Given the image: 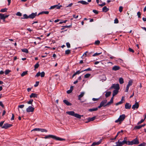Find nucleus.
Listing matches in <instances>:
<instances>
[{"instance_id":"obj_42","label":"nucleus","mask_w":146,"mask_h":146,"mask_svg":"<svg viewBox=\"0 0 146 146\" xmlns=\"http://www.w3.org/2000/svg\"><path fill=\"white\" fill-rule=\"evenodd\" d=\"M100 41L99 40H97L95 42L94 44L95 45H98L100 44Z\"/></svg>"},{"instance_id":"obj_6","label":"nucleus","mask_w":146,"mask_h":146,"mask_svg":"<svg viewBox=\"0 0 146 146\" xmlns=\"http://www.w3.org/2000/svg\"><path fill=\"white\" fill-rule=\"evenodd\" d=\"M45 75V73L44 72H42L41 73H40V72H38L35 75L36 77H38V76H40L41 77H44Z\"/></svg>"},{"instance_id":"obj_64","label":"nucleus","mask_w":146,"mask_h":146,"mask_svg":"<svg viewBox=\"0 0 146 146\" xmlns=\"http://www.w3.org/2000/svg\"><path fill=\"white\" fill-rule=\"evenodd\" d=\"M129 87V86H127V87L125 89V92H128Z\"/></svg>"},{"instance_id":"obj_55","label":"nucleus","mask_w":146,"mask_h":146,"mask_svg":"<svg viewBox=\"0 0 146 146\" xmlns=\"http://www.w3.org/2000/svg\"><path fill=\"white\" fill-rule=\"evenodd\" d=\"M16 15L19 16H21L22 15V14L20 12H18L16 14Z\"/></svg>"},{"instance_id":"obj_44","label":"nucleus","mask_w":146,"mask_h":146,"mask_svg":"<svg viewBox=\"0 0 146 146\" xmlns=\"http://www.w3.org/2000/svg\"><path fill=\"white\" fill-rule=\"evenodd\" d=\"M33 99L29 101L28 102H27V103L28 104H32L33 102Z\"/></svg>"},{"instance_id":"obj_24","label":"nucleus","mask_w":146,"mask_h":146,"mask_svg":"<svg viewBox=\"0 0 146 146\" xmlns=\"http://www.w3.org/2000/svg\"><path fill=\"white\" fill-rule=\"evenodd\" d=\"M49 13V12L48 11H42L38 15V16L39 15L43 14H48Z\"/></svg>"},{"instance_id":"obj_9","label":"nucleus","mask_w":146,"mask_h":146,"mask_svg":"<svg viewBox=\"0 0 146 146\" xmlns=\"http://www.w3.org/2000/svg\"><path fill=\"white\" fill-rule=\"evenodd\" d=\"M139 107V104L138 102H136V103L135 104L133 105L132 107V108L133 110L135 109H137Z\"/></svg>"},{"instance_id":"obj_41","label":"nucleus","mask_w":146,"mask_h":146,"mask_svg":"<svg viewBox=\"0 0 146 146\" xmlns=\"http://www.w3.org/2000/svg\"><path fill=\"white\" fill-rule=\"evenodd\" d=\"M102 53V52H100L98 53H95L93 55V56H97L98 55H99L101 54Z\"/></svg>"},{"instance_id":"obj_50","label":"nucleus","mask_w":146,"mask_h":146,"mask_svg":"<svg viewBox=\"0 0 146 146\" xmlns=\"http://www.w3.org/2000/svg\"><path fill=\"white\" fill-rule=\"evenodd\" d=\"M92 70L90 68H88L87 69H85L84 70H83L82 71V72H83V71H91Z\"/></svg>"},{"instance_id":"obj_5","label":"nucleus","mask_w":146,"mask_h":146,"mask_svg":"<svg viewBox=\"0 0 146 146\" xmlns=\"http://www.w3.org/2000/svg\"><path fill=\"white\" fill-rule=\"evenodd\" d=\"M113 88L115 89V90H119L120 88L119 84H113L112 86L110 88L111 89V88Z\"/></svg>"},{"instance_id":"obj_29","label":"nucleus","mask_w":146,"mask_h":146,"mask_svg":"<svg viewBox=\"0 0 146 146\" xmlns=\"http://www.w3.org/2000/svg\"><path fill=\"white\" fill-rule=\"evenodd\" d=\"M60 3H59L58 4V5H56V8L58 9H59L61 7H62V5H59L60 4Z\"/></svg>"},{"instance_id":"obj_59","label":"nucleus","mask_w":146,"mask_h":146,"mask_svg":"<svg viewBox=\"0 0 146 146\" xmlns=\"http://www.w3.org/2000/svg\"><path fill=\"white\" fill-rule=\"evenodd\" d=\"M137 15H138V17L139 18H140L141 14L140 12H138L137 13Z\"/></svg>"},{"instance_id":"obj_45","label":"nucleus","mask_w":146,"mask_h":146,"mask_svg":"<svg viewBox=\"0 0 146 146\" xmlns=\"http://www.w3.org/2000/svg\"><path fill=\"white\" fill-rule=\"evenodd\" d=\"M123 7L122 6H120L119 8V11L121 13L122 11Z\"/></svg>"},{"instance_id":"obj_32","label":"nucleus","mask_w":146,"mask_h":146,"mask_svg":"<svg viewBox=\"0 0 146 146\" xmlns=\"http://www.w3.org/2000/svg\"><path fill=\"white\" fill-rule=\"evenodd\" d=\"M113 103V102H112L110 100V101L107 103L106 104H105V106H110L111 104Z\"/></svg>"},{"instance_id":"obj_38","label":"nucleus","mask_w":146,"mask_h":146,"mask_svg":"<svg viewBox=\"0 0 146 146\" xmlns=\"http://www.w3.org/2000/svg\"><path fill=\"white\" fill-rule=\"evenodd\" d=\"M7 8H5L2 9L0 10V12H4L7 11Z\"/></svg>"},{"instance_id":"obj_54","label":"nucleus","mask_w":146,"mask_h":146,"mask_svg":"<svg viewBox=\"0 0 146 146\" xmlns=\"http://www.w3.org/2000/svg\"><path fill=\"white\" fill-rule=\"evenodd\" d=\"M39 82L37 81L36 82L35 84L34 85V86L36 87L39 84Z\"/></svg>"},{"instance_id":"obj_56","label":"nucleus","mask_w":146,"mask_h":146,"mask_svg":"<svg viewBox=\"0 0 146 146\" xmlns=\"http://www.w3.org/2000/svg\"><path fill=\"white\" fill-rule=\"evenodd\" d=\"M129 51L130 52H131L133 53L134 52V50L133 49L131 48H129L128 49Z\"/></svg>"},{"instance_id":"obj_46","label":"nucleus","mask_w":146,"mask_h":146,"mask_svg":"<svg viewBox=\"0 0 146 146\" xmlns=\"http://www.w3.org/2000/svg\"><path fill=\"white\" fill-rule=\"evenodd\" d=\"M39 66V64H38V62L37 63L35 66V69L37 68H38Z\"/></svg>"},{"instance_id":"obj_8","label":"nucleus","mask_w":146,"mask_h":146,"mask_svg":"<svg viewBox=\"0 0 146 146\" xmlns=\"http://www.w3.org/2000/svg\"><path fill=\"white\" fill-rule=\"evenodd\" d=\"M12 126V124H9L7 123H5L2 127V128L7 129L8 128Z\"/></svg>"},{"instance_id":"obj_16","label":"nucleus","mask_w":146,"mask_h":146,"mask_svg":"<svg viewBox=\"0 0 146 146\" xmlns=\"http://www.w3.org/2000/svg\"><path fill=\"white\" fill-rule=\"evenodd\" d=\"M63 102L67 106H71L72 105V104L71 103L69 102L68 100H63Z\"/></svg>"},{"instance_id":"obj_22","label":"nucleus","mask_w":146,"mask_h":146,"mask_svg":"<svg viewBox=\"0 0 146 146\" xmlns=\"http://www.w3.org/2000/svg\"><path fill=\"white\" fill-rule=\"evenodd\" d=\"M98 110V108H93L92 109H90L89 110V111H90L92 112L93 111H96L97 110Z\"/></svg>"},{"instance_id":"obj_37","label":"nucleus","mask_w":146,"mask_h":146,"mask_svg":"<svg viewBox=\"0 0 146 146\" xmlns=\"http://www.w3.org/2000/svg\"><path fill=\"white\" fill-rule=\"evenodd\" d=\"M91 76L90 74H87L84 75V78H89Z\"/></svg>"},{"instance_id":"obj_31","label":"nucleus","mask_w":146,"mask_h":146,"mask_svg":"<svg viewBox=\"0 0 146 146\" xmlns=\"http://www.w3.org/2000/svg\"><path fill=\"white\" fill-rule=\"evenodd\" d=\"M39 131H40L42 132H47L48 131L46 129L40 128H39Z\"/></svg>"},{"instance_id":"obj_27","label":"nucleus","mask_w":146,"mask_h":146,"mask_svg":"<svg viewBox=\"0 0 146 146\" xmlns=\"http://www.w3.org/2000/svg\"><path fill=\"white\" fill-rule=\"evenodd\" d=\"M23 18H22L21 19H27L29 18V15L28 16L27 14H25L23 15Z\"/></svg>"},{"instance_id":"obj_48","label":"nucleus","mask_w":146,"mask_h":146,"mask_svg":"<svg viewBox=\"0 0 146 146\" xmlns=\"http://www.w3.org/2000/svg\"><path fill=\"white\" fill-rule=\"evenodd\" d=\"M66 46H67V47L68 48H70V44L68 42L66 43Z\"/></svg>"},{"instance_id":"obj_60","label":"nucleus","mask_w":146,"mask_h":146,"mask_svg":"<svg viewBox=\"0 0 146 146\" xmlns=\"http://www.w3.org/2000/svg\"><path fill=\"white\" fill-rule=\"evenodd\" d=\"M93 12L96 14H98V11L96 10H93Z\"/></svg>"},{"instance_id":"obj_1","label":"nucleus","mask_w":146,"mask_h":146,"mask_svg":"<svg viewBox=\"0 0 146 146\" xmlns=\"http://www.w3.org/2000/svg\"><path fill=\"white\" fill-rule=\"evenodd\" d=\"M44 138L45 139L52 138L56 140L60 141H65V140L64 139H63L58 137H57L55 135H46L44 137Z\"/></svg>"},{"instance_id":"obj_2","label":"nucleus","mask_w":146,"mask_h":146,"mask_svg":"<svg viewBox=\"0 0 146 146\" xmlns=\"http://www.w3.org/2000/svg\"><path fill=\"white\" fill-rule=\"evenodd\" d=\"M66 113L70 115L74 116L78 119H80L81 117L83 116V115H81L78 113H75V112L73 111H67L66 112Z\"/></svg>"},{"instance_id":"obj_3","label":"nucleus","mask_w":146,"mask_h":146,"mask_svg":"<svg viewBox=\"0 0 146 146\" xmlns=\"http://www.w3.org/2000/svg\"><path fill=\"white\" fill-rule=\"evenodd\" d=\"M125 114H123L120 115L118 119L115 121V123L119 122V123H120L125 119Z\"/></svg>"},{"instance_id":"obj_35","label":"nucleus","mask_w":146,"mask_h":146,"mask_svg":"<svg viewBox=\"0 0 146 146\" xmlns=\"http://www.w3.org/2000/svg\"><path fill=\"white\" fill-rule=\"evenodd\" d=\"M141 128V125H139V126H135L134 127V129H139Z\"/></svg>"},{"instance_id":"obj_33","label":"nucleus","mask_w":146,"mask_h":146,"mask_svg":"<svg viewBox=\"0 0 146 146\" xmlns=\"http://www.w3.org/2000/svg\"><path fill=\"white\" fill-rule=\"evenodd\" d=\"M71 53V51L70 50H67L65 51V54H69Z\"/></svg>"},{"instance_id":"obj_58","label":"nucleus","mask_w":146,"mask_h":146,"mask_svg":"<svg viewBox=\"0 0 146 146\" xmlns=\"http://www.w3.org/2000/svg\"><path fill=\"white\" fill-rule=\"evenodd\" d=\"M56 5H54L53 6H52L50 7V8H49V9H51L55 8H56Z\"/></svg>"},{"instance_id":"obj_28","label":"nucleus","mask_w":146,"mask_h":146,"mask_svg":"<svg viewBox=\"0 0 146 146\" xmlns=\"http://www.w3.org/2000/svg\"><path fill=\"white\" fill-rule=\"evenodd\" d=\"M27 74V71H24L21 74V76L22 77H23L24 76Z\"/></svg>"},{"instance_id":"obj_57","label":"nucleus","mask_w":146,"mask_h":146,"mask_svg":"<svg viewBox=\"0 0 146 146\" xmlns=\"http://www.w3.org/2000/svg\"><path fill=\"white\" fill-rule=\"evenodd\" d=\"M119 23V21L116 18L114 20V23Z\"/></svg>"},{"instance_id":"obj_11","label":"nucleus","mask_w":146,"mask_h":146,"mask_svg":"<svg viewBox=\"0 0 146 146\" xmlns=\"http://www.w3.org/2000/svg\"><path fill=\"white\" fill-rule=\"evenodd\" d=\"M120 69L119 66H115L112 68V70L115 71L119 70Z\"/></svg>"},{"instance_id":"obj_18","label":"nucleus","mask_w":146,"mask_h":146,"mask_svg":"<svg viewBox=\"0 0 146 146\" xmlns=\"http://www.w3.org/2000/svg\"><path fill=\"white\" fill-rule=\"evenodd\" d=\"M78 3H80L84 5H87L88 4V2L84 1H78Z\"/></svg>"},{"instance_id":"obj_21","label":"nucleus","mask_w":146,"mask_h":146,"mask_svg":"<svg viewBox=\"0 0 146 146\" xmlns=\"http://www.w3.org/2000/svg\"><path fill=\"white\" fill-rule=\"evenodd\" d=\"M37 94L35 93H32L30 96V98H37Z\"/></svg>"},{"instance_id":"obj_51","label":"nucleus","mask_w":146,"mask_h":146,"mask_svg":"<svg viewBox=\"0 0 146 146\" xmlns=\"http://www.w3.org/2000/svg\"><path fill=\"white\" fill-rule=\"evenodd\" d=\"M144 120H145V119H141V120L140 121H139V122H138V123H137V124H138V125L139 124H140L141 123H143V122L144 121Z\"/></svg>"},{"instance_id":"obj_52","label":"nucleus","mask_w":146,"mask_h":146,"mask_svg":"<svg viewBox=\"0 0 146 146\" xmlns=\"http://www.w3.org/2000/svg\"><path fill=\"white\" fill-rule=\"evenodd\" d=\"M122 103H123V102H122V101H120V102L116 103L115 104V105L116 106H118L119 104H121Z\"/></svg>"},{"instance_id":"obj_49","label":"nucleus","mask_w":146,"mask_h":146,"mask_svg":"<svg viewBox=\"0 0 146 146\" xmlns=\"http://www.w3.org/2000/svg\"><path fill=\"white\" fill-rule=\"evenodd\" d=\"M39 131V128H35L34 129H33V130H32L31 131Z\"/></svg>"},{"instance_id":"obj_13","label":"nucleus","mask_w":146,"mask_h":146,"mask_svg":"<svg viewBox=\"0 0 146 146\" xmlns=\"http://www.w3.org/2000/svg\"><path fill=\"white\" fill-rule=\"evenodd\" d=\"M102 139H100V141L97 142H94L92 145L91 146H94L96 145H98L100 144L102 142Z\"/></svg>"},{"instance_id":"obj_4","label":"nucleus","mask_w":146,"mask_h":146,"mask_svg":"<svg viewBox=\"0 0 146 146\" xmlns=\"http://www.w3.org/2000/svg\"><path fill=\"white\" fill-rule=\"evenodd\" d=\"M107 100L106 99L102 100L100 103V105L98 106V108H100L102 106H104V107L106 106H105V104L107 103Z\"/></svg>"},{"instance_id":"obj_14","label":"nucleus","mask_w":146,"mask_h":146,"mask_svg":"<svg viewBox=\"0 0 146 146\" xmlns=\"http://www.w3.org/2000/svg\"><path fill=\"white\" fill-rule=\"evenodd\" d=\"M109 10V9L107 8L106 6H104L102 8V11L106 13Z\"/></svg>"},{"instance_id":"obj_62","label":"nucleus","mask_w":146,"mask_h":146,"mask_svg":"<svg viewBox=\"0 0 146 146\" xmlns=\"http://www.w3.org/2000/svg\"><path fill=\"white\" fill-rule=\"evenodd\" d=\"M106 5V3H103L102 4H99V5L101 7H102Z\"/></svg>"},{"instance_id":"obj_40","label":"nucleus","mask_w":146,"mask_h":146,"mask_svg":"<svg viewBox=\"0 0 146 146\" xmlns=\"http://www.w3.org/2000/svg\"><path fill=\"white\" fill-rule=\"evenodd\" d=\"M121 144H122V145L124 144H127V141H126V140H124L122 142H121Z\"/></svg>"},{"instance_id":"obj_36","label":"nucleus","mask_w":146,"mask_h":146,"mask_svg":"<svg viewBox=\"0 0 146 146\" xmlns=\"http://www.w3.org/2000/svg\"><path fill=\"white\" fill-rule=\"evenodd\" d=\"M132 84V81L131 80H130L129 81L128 84L127 85V86L129 87L130 86H131Z\"/></svg>"},{"instance_id":"obj_26","label":"nucleus","mask_w":146,"mask_h":146,"mask_svg":"<svg viewBox=\"0 0 146 146\" xmlns=\"http://www.w3.org/2000/svg\"><path fill=\"white\" fill-rule=\"evenodd\" d=\"M119 82L120 84H122L124 83L123 79L122 78H120L119 79Z\"/></svg>"},{"instance_id":"obj_61","label":"nucleus","mask_w":146,"mask_h":146,"mask_svg":"<svg viewBox=\"0 0 146 146\" xmlns=\"http://www.w3.org/2000/svg\"><path fill=\"white\" fill-rule=\"evenodd\" d=\"M24 106H25L24 105H21L19 106L18 108H23L24 107Z\"/></svg>"},{"instance_id":"obj_63","label":"nucleus","mask_w":146,"mask_h":146,"mask_svg":"<svg viewBox=\"0 0 146 146\" xmlns=\"http://www.w3.org/2000/svg\"><path fill=\"white\" fill-rule=\"evenodd\" d=\"M0 106H1L2 108H4V105H3L2 102L1 101L0 102Z\"/></svg>"},{"instance_id":"obj_7","label":"nucleus","mask_w":146,"mask_h":146,"mask_svg":"<svg viewBox=\"0 0 146 146\" xmlns=\"http://www.w3.org/2000/svg\"><path fill=\"white\" fill-rule=\"evenodd\" d=\"M34 110V108L31 106H29L26 109V111L27 112H33Z\"/></svg>"},{"instance_id":"obj_15","label":"nucleus","mask_w":146,"mask_h":146,"mask_svg":"<svg viewBox=\"0 0 146 146\" xmlns=\"http://www.w3.org/2000/svg\"><path fill=\"white\" fill-rule=\"evenodd\" d=\"M132 141L133 144H138L139 143L138 140L137 138L133 140Z\"/></svg>"},{"instance_id":"obj_53","label":"nucleus","mask_w":146,"mask_h":146,"mask_svg":"<svg viewBox=\"0 0 146 146\" xmlns=\"http://www.w3.org/2000/svg\"><path fill=\"white\" fill-rule=\"evenodd\" d=\"M88 52L87 51L86 52H85L84 54H83L82 56V58H83L82 57L83 56H84V57H86L87 56V53Z\"/></svg>"},{"instance_id":"obj_10","label":"nucleus","mask_w":146,"mask_h":146,"mask_svg":"<svg viewBox=\"0 0 146 146\" xmlns=\"http://www.w3.org/2000/svg\"><path fill=\"white\" fill-rule=\"evenodd\" d=\"M37 15V13H32V14L29 15V18L30 19H33Z\"/></svg>"},{"instance_id":"obj_47","label":"nucleus","mask_w":146,"mask_h":146,"mask_svg":"<svg viewBox=\"0 0 146 146\" xmlns=\"http://www.w3.org/2000/svg\"><path fill=\"white\" fill-rule=\"evenodd\" d=\"M145 145L146 143H145L143 142L142 143L140 144L137 146H145Z\"/></svg>"},{"instance_id":"obj_17","label":"nucleus","mask_w":146,"mask_h":146,"mask_svg":"<svg viewBox=\"0 0 146 146\" xmlns=\"http://www.w3.org/2000/svg\"><path fill=\"white\" fill-rule=\"evenodd\" d=\"M84 94L85 93L84 92H81L80 94L78 96V99L79 100H81V98L84 96Z\"/></svg>"},{"instance_id":"obj_20","label":"nucleus","mask_w":146,"mask_h":146,"mask_svg":"<svg viewBox=\"0 0 146 146\" xmlns=\"http://www.w3.org/2000/svg\"><path fill=\"white\" fill-rule=\"evenodd\" d=\"M96 118V117L94 116L92 118H88L87 119V120H88V122L94 121L95 119Z\"/></svg>"},{"instance_id":"obj_12","label":"nucleus","mask_w":146,"mask_h":146,"mask_svg":"<svg viewBox=\"0 0 146 146\" xmlns=\"http://www.w3.org/2000/svg\"><path fill=\"white\" fill-rule=\"evenodd\" d=\"M131 105L128 103H126L125 105V108L126 109H130L131 107Z\"/></svg>"},{"instance_id":"obj_43","label":"nucleus","mask_w":146,"mask_h":146,"mask_svg":"<svg viewBox=\"0 0 146 146\" xmlns=\"http://www.w3.org/2000/svg\"><path fill=\"white\" fill-rule=\"evenodd\" d=\"M127 144H128V145H132L133 144L132 141H127Z\"/></svg>"},{"instance_id":"obj_25","label":"nucleus","mask_w":146,"mask_h":146,"mask_svg":"<svg viewBox=\"0 0 146 146\" xmlns=\"http://www.w3.org/2000/svg\"><path fill=\"white\" fill-rule=\"evenodd\" d=\"M111 94V92H106V94H105V96L106 97H108Z\"/></svg>"},{"instance_id":"obj_23","label":"nucleus","mask_w":146,"mask_h":146,"mask_svg":"<svg viewBox=\"0 0 146 146\" xmlns=\"http://www.w3.org/2000/svg\"><path fill=\"white\" fill-rule=\"evenodd\" d=\"M116 143L117 144V146H122V145L121 144V142L118 140V141L116 142Z\"/></svg>"},{"instance_id":"obj_19","label":"nucleus","mask_w":146,"mask_h":146,"mask_svg":"<svg viewBox=\"0 0 146 146\" xmlns=\"http://www.w3.org/2000/svg\"><path fill=\"white\" fill-rule=\"evenodd\" d=\"M119 90H114L113 91V96H114L118 93Z\"/></svg>"},{"instance_id":"obj_39","label":"nucleus","mask_w":146,"mask_h":146,"mask_svg":"<svg viewBox=\"0 0 146 146\" xmlns=\"http://www.w3.org/2000/svg\"><path fill=\"white\" fill-rule=\"evenodd\" d=\"M11 70H6L5 71V73L6 75L8 74L10 72H11Z\"/></svg>"},{"instance_id":"obj_34","label":"nucleus","mask_w":146,"mask_h":146,"mask_svg":"<svg viewBox=\"0 0 146 146\" xmlns=\"http://www.w3.org/2000/svg\"><path fill=\"white\" fill-rule=\"evenodd\" d=\"M22 51L23 52H25L26 53H27L29 52L28 50L26 48L22 49Z\"/></svg>"},{"instance_id":"obj_30","label":"nucleus","mask_w":146,"mask_h":146,"mask_svg":"<svg viewBox=\"0 0 146 146\" xmlns=\"http://www.w3.org/2000/svg\"><path fill=\"white\" fill-rule=\"evenodd\" d=\"M5 19L4 14L0 13V19Z\"/></svg>"}]
</instances>
